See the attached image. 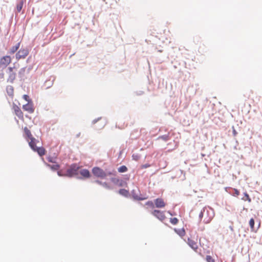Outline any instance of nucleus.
<instances>
[{
  "instance_id": "f257e3e1",
  "label": "nucleus",
  "mask_w": 262,
  "mask_h": 262,
  "mask_svg": "<svg viewBox=\"0 0 262 262\" xmlns=\"http://www.w3.org/2000/svg\"><path fill=\"white\" fill-rule=\"evenodd\" d=\"M80 167L76 163L71 164L69 167L67 169L65 173L66 177L72 178L74 176H77L79 174V169Z\"/></svg>"
},
{
  "instance_id": "f03ea898",
  "label": "nucleus",
  "mask_w": 262,
  "mask_h": 262,
  "mask_svg": "<svg viewBox=\"0 0 262 262\" xmlns=\"http://www.w3.org/2000/svg\"><path fill=\"white\" fill-rule=\"evenodd\" d=\"M92 172L93 175L101 179H104L106 177V174L104 170L99 167L95 166L92 169Z\"/></svg>"
},
{
  "instance_id": "7ed1b4c3",
  "label": "nucleus",
  "mask_w": 262,
  "mask_h": 262,
  "mask_svg": "<svg viewBox=\"0 0 262 262\" xmlns=\"http://www.w3.org/2000/svg\"><path fill=\"white\" fill-rule=\"evenodd\" d=\"M79 174L80 176H78L76 178L78 180H84L91 178L92 174L88 169H81L79 170Z\"/></svg>"
},
{
  "instance_id": "20e7f679",
  "label": "nucleus",
  "mask_w": 262,
  "mask_h": 262,
  "mask_svg": "<svg viewBox=\"0 0 262 262\" xmlns=\"http://www.w3.org/2000/svg\"><path fill=\"white\" fill-rule=\"evenodd\" d=\"M29 53V51L27 48H21L20 50L16 53L15 57L16 59L18 60L21 58H25Z\"/></svg>"
},
{
  "instance_id": "39448f33",
  "label": "nucleus",
  "mask_w": 262,
  "mask_h": 262,
  "mask_svg": "<svg viewBox=\"0 0 262 262\" xmlns=\"http://www.w3.org/2000/svg\"><path fill=\"white\" fill-rule=\"evenodd\" d=\"M11 58L9 55L4 56L0 59L1 70H3L11 63Z\"/></svg>"
},
{
  "instance_id": "423d86ee",
  "label": "nucleus",
  "mask_w": 262,
  "mask_h": 262,
  "mask_svg": "<svg viewBox=\"0 0 262 262\" xmlns=\"http://www.w3.org/2000/svg\"><path fill=\"white\" fill-rule=\"evenodd\" d=\"M151 214L161 221H163L165 219L164 212L160 210L155 209L151 212Z\"/></svg>"
},
{
  "instance_id": "0eeeda50",
  "label": "nucleus",
  "mask_w": 262,
  "mask_h": 262,
  "mask_svg": "<svg viewBox=\"0 0 262 262\" xmlns=\"http://www.w3.org/2000/svg\"><path fill=\"white\" fill-rule=\"evenodd\" d=\"M92 182L102 185L103 187L108 190H112L113 189V186L106 182H102L99 180H96L94 181H92Z\"/></svg>"
},
{
  "instance_id": "6e6552de",
  "label": "nucleus",
  "mask_w": 262,
  "mask_h": 262,
  "mask_svg": "<svg viewBox=\"0 0 262 262\" xmlns=\"http://www.w3.org/2000/svg\"><path fill=\"white\" fill-rule=\"evenodd\" d=\"M155 206L158 208H161L164 207L165 206V203L162 198H157L154 200Z\"/></svg>"
},
{
  "instance_id": "1a4fd4ad",
  "label": "nucleus",
  "mask_w": 262,
  "mask_h": 262,
  "mask_svg": "<svg viewBox=\"0 0 262 262\" xmlns=\"http://www.w3.org/2000/svg\"><path fill=\"white\" fill-rule=\"evenodd\" d=\"M23 109L26 111L28 112L29 113H33L34 111L33 103H30V102H29V103L23 105Z\"/></svg>"
},
{
  "instance_id": "9d476101",
  "label": "nucleus",
  "mask_w": 262,
  "mask_h": 262,
  "mask_svg": "<svg viewBox=\"0 0 262 262\" xmlns=\"http://www.w3.org/2000/svg\"><path fill=\"white\" fill-rule=\"evenodd\" d=\"M13 108L14 110L15 115L19 118V119H23V113L21 111L20 108L14 103H13Z\"/></svg>"
},
{
  "instance_id": "9b49d317",
  "label": "nucleus",
  "mask_w": 262,
  "mask_h": 262,
  "mask_svg": "<svg viewBox=\"0 0 262 262\" xmlns=\"http://www.w3.org/2000/svg\"><path fill=\"white\" fill-rule=\"evenodd\" d=\"M131 195L134 200L137 201H142L146 199L145 198H143L140 196H139L138 194L136 193V191L135 189H133L131 191Z\"/></svg>"
},
{
  "instance_id": "f8f14e48",
  "label": "nucleus",
  "mask_w": 262,
  "mask_h": 262,
  "mask_svg": "<svg viewBox=\"0 0 262 262\" xmlns=\"http://www.w3.org/2000/svg\"><path fill=\"white\" fill-rule=\"evenodd\" d=\"M38 142L35 138L30 139V141L29 142V145L32 150H35L37 147L36 146V142Z\"/></svg>"
},
{
  "instance_id": "ddd939ff",
  "label": "nucleus",
  "mask_w": 262,
  "mask_h": 262,
  "mask_svg": "<svg viewBox=\"0 0 262 262\" xmlns=\"http://www.w3.org/2000/svg\"><path fill=\"white\" fill-rule=\"evenodd\" d=\"M187 244L193 250H196L198 248L196 243L193 240L191 239L190 238H188Z\"/></svg>"
},
{
  "instance_id": "4468645a",
  "label": "nucleus",
  "mask_w": 262,
  "mask_h": 262,
  "mask_svg": "<svg viewBox=\"0 0 262 262\" xmlns=\"http://www.w3.org/2000/svg\"><path fill=\"white\" fill-rule=\"evenodd\" d=\"M55 80V78L53 77L52 79H51V77L47 80L44 83V86L46 87V89H48L50 88L53 84L54 81Z\"/></svg>"
},
{
  "instance_id": "2eb2a0df",
  "label": "nucleus",
  "mask_w": 262,
  "mask_h": 262,
  "mask_svg": "<svg viewBox=\"0 0 262 262\" xmlns=\"http://www.w3.org/2000/svg\"><path fill=\"white\" fill-rule=\"evenodd\" d=\"M20 42H19L17 43H16L15 46L12 47L8 52V53L10 54H13L14 53H15L18 50L20 47Z\"/></svg>"
},
{
  "instance_id": "dca6fc26",
  "label": "nucleus",
  "mask_w": 262,
  "mask_h": 262,
  "mask_svg": "<svg viewBox=\"0 0 262 262\" xmlns=\"http://www.w3.org/2000/svg\"><path fill=\"white\" fill-rule=\"evenodd\" d=\"M35 152H37L38 155L41 157L45 155L46 154V150L44 147H37L35 150H34Z\"/></svg>"
},
{
  "instance_id": "f3484780",
  "label": "nucleus",
  "mask_w": 262,
  "mask_h": 262,
  "mask_svg": "<svg viewBox=\"0 0 262 262\" xmlns=\"http://www.w3.org/2000/svg\"><path fill=\"white\" fill-rule=\"evenodd\" d=\"M118 192L119 193L125 197V198H129L130 196V194H129V192L128 190H126L125 189H124V188H121V189H120L118 191Z\"/></svg>"
},
{
  "instance_id": "a211bd4d",
  "label": "nucleus",
  "mask_w": 262,
  "mask_h": 262,
  "mask_svg": "<svg viewBox=\"0 0 262 262\" xmlns=\"http://www.w3.org/2000/svg\"><path fill=\"white\" fill-rule=\"evenodd\" d=\"M55 163V164H54L51 165L48 163H45L47 166L50 167L51 168V169L53 171H55L57 170L60 168L59 164H58L56 163Z\"/></svg>"
},
{
  "instance_id": "6ab92c4d",
  "label": "nucleus",
  "mask_w": 262,
  "mask_h": 262,
  "mask_svg": "<svg viewBox=\"0 0 262 262\" xmlns=\"http://www.w3.org/2000/svg\"><path fill=\"white\" fill-rule=\"evenodd\" d=\"M174 232L178 234L180 237H183L185 235V230L184 228H182L181 229H177L174 228Z\"/></svg>"
},
{
  "instance_id": "aec40b11",
  "label": "nucleus",
  "mask_w": 262,
  "mask_h": 262,
  "mask_svg": "<svg viewBox=\"0 0 262 262\" xmlns=\"http://www.w3.org/2000/svg\"><path fill=\"white\" fill-rule=\"evenodd\" d=\"M249 224L250 227L251 228V231L256 232L257 230V229L254 226L255 221L253 218L250 219V220L249 222Z\"/></svg>"
},
{
  "instance_id": "412c9836",
  "label": "nucleus",
  "mask_w": 262,
  "mask_h": 262,
  "mask_svg": "<svg viewBox=\"0 0 262 262\" xmlns=\"http://www.w3.org/2000/svg\"><path fill=\"white\" fill-rule=\"evenodd\" d=\"M16 78V73H11L9 74V77L7 79V81L10 82L11 83H13L14 80Z\"/></svg>"
},
{
  "instance_id": "4be33fe9",
  "label": "nucleus",
  "mask_w": 262,
  "mask_h": 262,
  "mask_svg": "<svg viewBox=\"0 0 262 262\" xmlns=\"http://www.w3.org/2000/svg\"><path fill=\"white\" fill-rule=\"evenodd\" d=\"M6 91L7 93V94L9 96H13V92H14V89L13 87L11 85H8L6 88Z\"/></svg>"
},
{
  "instance_id": "5701e85b",
  "label": "nucleus",
  "mask_w": 262,
  "mask_h": 262,
  "mask_svg": "<svg viewBox=\"0 0 262 262\" xmlns=\"http://www.w3.org/2000/svg\"><path fill=\"white\" fill-rule=\"evenodd\" d=\"M24 0H19L16 5V9L18 12H20L23 8L24 5Z\"/></svg>"
},
{
  "instance_id": "b1692460",
  "label": "nucleus",
  "mask_w": 262,
  "mask_h": 262,
  "mask_svg": "<svg viewBox=\"0 0 262 262\" xmlns=\"http://www.w3.org/2000/svg\"><path fill=\"white\" fill-rule=\"evenodd\" d=\"M24 130V132H25V134L26 135V136L29 139L33 138V137L32 136V135L31 134L30 130L27 128V127H25Z\"/></svg>"
},
{
  "instance_id": "393cba45",
  "label": "nucleus",
  "mask_w": 262,
  "mask_h": 262,
  "mask_svg": "<svg viewBox=\"0 0 262 262\" xmlns=\"http://www.w3.org/2000/svg\"><path fill=\"white\" fill-rule=\"evenodd\" d=\"M26 69V67H24L19 70L18 72V76L20 78L22 79L24 77Z\"/></svg>"
},
{
  "instance_id": "a878e982",
  "label": "nucleus",
  "mask_w": 262,
  "mask_h": 262,
  "mask_svg": "<svg viewBox=\"0 0 262 262\" xmlns=\"http://www.w3.org/2000/svg\"><path fill=\"white\" fill-rule=\"evenodd\" d=\"M127 170L128 168L125 165H122L118 168V172L120 173L125 172Z\"/></svg>"
},
{
  "instance_id": "bb28decb",
  "label": "nucleus",
  "mask_w": 262,
  "mask_h": 262,
  "mask_svg": "<svg viewBox=\"0 0 262 262\" xmlns=\"http://www.w3.org/2000/svg\"><path fill=\"white\" fill-rule=\"evenodd\" d=\"M206 210V212H207V213L208 214V210H206V208H203L201 212H200L199 213V220H200V222L201 221V220H202V218L204 216V212H205V211Z\"/></svg>"
},
{
  "instance_id": "cd10ccee",
  "label": "nucleus",
  "mask_w": 262,
  "mask_h": 262,
  "mask_svg": "<svg viewBox=\"0 0 262 262\" xmlns=\"http://www.w3.org/2000/svg\"><path fill=\"white\" fill-rule=\"evenodd\" d=\"M244 196L241 198L242 200L248 201L249 203L251 202V199L247 192H244Z\"/></svg>"
},
{
  "instance_id": "c85d7f7f",
  "label": "nucleus",
  "mask_w": 262,
  "mask_h": 262,
  "mask_svg": "<svg viewBox=\"0 0 262 262\" xmlns=\"http://www.w3.org/2000/svg\"><path fill=\"white\" fill-rule=\"evenodd\" d=\"M230 193L234 196H237L239 194L240 192L237 189L232 188V192H231Z\"/></svg>"
},
{
  "instance_id": "c756f323",
  "label": "nucleus",
  "mask_w": 262,
  "mask_h": 262,
  "mask_svg": "<svg viewBox=\"0 0 262 262\" xmlns=\"http://www.w3.org/2000/svg\"><path fill=\"white\" fill-rule=\"evenodd\" d=\"M158 139H161L164 141L166 142L169 140V137L168 135H164L160 136L158 137Z\"/></svg>"
},
{
  "instance_id": "7c9ffc66",
  "label": "nucleus",
  "mask_w": 262,
  "mask_h": 262,
  "mask_svg": "<svg viewBox=\"0 0 262 262\" xmlns=\"http://www.w3.org/2000/svg\"><path fill=\"white\" fill-rule=\"evenodd\" d=\"M145 205L148 206L149 207H150L151 208H154L155 207V205H154V203L152 202V201H147V202H146Z\"/></svg>"
},
{
  "instance_id": "2f4dec72",
  "label": "nucleus",
  "mask_w": 262,
  "mask_h": 262,
  "mask_svg": "<svg viewBox=\"0 0 262 262\" xmlns=\"http://www.w3.org/2000/svg\"><path fill=\"white\" fill-rule=\"evenodd\" d=\"M178 222H179V220H178V219L177 217H173V218H170V222L172 225H176V224H177Z\"/></svg>"
},
{
  "instance_id": "473e14b6",
  "label": "nucleus",
  "mask_w": 262,
  "mask_h": 262,
  "mask_svg": "<svg viewBox=\"0 0 262 262\" xmlns=\"http://www.w3.org/2000/svg\"><path fill=\"white\" fill-rule=\"evenodd\" d=\"M23 97L24 100L28 101V103H29V102H30V103H32L33 102H32V100L31 99H30V98L28 95L25 94L23 95Z\"/></svg>"
},
{
  "instance_id": "72a5a7b5",
  "label": "nucleus",
  "mask_w": 262,
  "mask_h": 262,
  "mask_svg": "<svg viewBox=\"0 0 262 262\" xmlns=\"http://www.w3.org/2000/svg\"><path fill=\"white\" fill-rule=\"evenodd\" d=\"M140 157H141L140 155L138 154H134L132 155L133 159L135 161H138L140 158Z\"/></svg>"
},
{
  "instance_id": "f704fd0d",
  "label": "nucleus",
  "mask_w": 262,
  "mask_h": 262,
  "mask_svg": "<svg viewBox=\"0 0 262 262\" xmlns=\"http://www.w3.org/2000/svg\"><path fill=\"white\" fill-rule=\"evenodd\" d=\"M206 261L207 262H215L214 259L210 255L206 256Z\"/></svg>"
},
{
  "instance_id": "c9c22d12",
  "label": "nucleus",
  "mask_w": 262,
  "mask_h": 262,
  "mask_svg": "<svg viewBox=\"0 0 262 262\" xmlns=\"http://www.w3.org/2000/svg\"><path fill=\"white\" fill-rule=\"evenodd\" d=\"M212 217H205L203 221V222L205 224H208L211 221Z\"/></svg>"
},
{
  "instance_id": "e433bc0d",
  "label": "nucleus",
  "mask_w": 262,
  "mask_h": 262,
  "mask_svg": "<svg viewBox=\"0 0 262 262\" xmlns=\"http://www.w3.org/2000/svg\"><path fill=\"white\" fill-rule=\"evenodd\" d=\"M104 171H105V174H106V177L107 176H112V175H114V174L113 171H109V170H107V169H106Z\"/></svg>"
},
{
  "instance_id": "4c0bfd02",
  "label": "nucleus",
  "mask_w": 262,
  "mask_h": 262,
  "mask_svg": "<svg viewBox=\"0 0 262 262\" xmlns=\"http://www.w3.org/2000/svg\"><path fill=\"white\" fill-rule=\"evenodd\" d=\"M15 68V67H8L7 70V73L9 74L11 73H14L13 72V70Z\"/></svg>"
},
{
  "instance_id": "58836bf2",
  "label": "nucleus",
  "mask_w": 262,
  "mask_h": 262,
  "mask_svg": "<svg viewBox=\"0 0 262 262\" xmlns=\"http://www.w3.org/2000/svg\"><path fill=\"white\" fill-rule=\"evenodd\" d=\"M57 174L59 177H66L65 173L61 170L57 171Z\"/></svg>"
},
{
  "instance_id": "ea45409f",
  "label": "nucleus",
  "mask_w": 262,
  "mask_h": 262,
  "mask_svg": "<svg viewBox=\"0 0 262 262\" xmlns=\"http://www.w3.org/2000/svg\"><path fill=\"white\" fill-rule=\"evenodd\" d=\"M101 117H98L96 119H95L94 120H93L92 122V124H95V123H96L98 121H99V120H100L101 119Z\"/></svg>"
},
{
  "instance_id": "a19ab883",
  "label": "nucleus",
  "mask_w": 262,
  "mask_h": 262,
  "mask_svg": "<svg viewBox=\"0 0 262 262\" xmlns=\"http://www.w3.org/2000/svg\"><path fill=\"white\" fill-rule=\"evenodd\" d=\"M232 129L233 136L234 137H235L237 135V132H236V130H235V129L233 126L232 127Z\"/></svg>"
},
{
  "instance_id": "79ce46f5",
  "label": "nucleus",
  "mask_w": 262,
  "mask_h": 262,
  "mask_svg": "<svg viewBox=\"0 0 262 262\" xmlns=\"http://www.w3.org/2000/svg\"><path fill=\"white\" fill-rule=\"evenodd\" d=\"M47 160L49 162L51 163H56V162L53 160V158L52 157H48L47 158Z\"/></svg>"
},
{
  "instance_id": "37998d69",
  "label": "nucleus",
  "mask_w": 262,
  "mask_h": 262,
  "mask_svg": "<svg viewBox=\"0 0 262 262\" xmlns=\"http://www.w3.org/2000/svg\"><path fill=\"white\" fill-rule=\"evenodd\" d=\"M111 180L112 182L114 183H118V182L120 181L119 179L115 178H112L111 179Z\"/></svg>"
},
{
  "instance_id": "c03bdc74",
  "label": "nucleus",
  "mask_w": 262,
  "mask_h": 262,
  "mask_svg": "<svg viewBox=\"0 0 262 262\" xmlns=\"http://www.w3.org/2000/svg\"><path fill=\"white\" fill-rule=\"evenodd\" d=\"M150 165L149 164L146 163V164L142 165L141 166V167L142 168H146L150 167Z\"/></svg>"
},
{
  "instance_id": "a18cd8bd",
  "label": "nucleus",
  "mask_w": 262,
  "mask_h": 262,
  "mask_svg": "<svg viewBox=\"0 0 262 262\" xmlns=\"http://www.w3.org/2000/svg\"><path fill=\"white\" fill-rule=\"evenodd\" d=\"M136 93L137 95H141L144 93V92L142 91H140L139 92H136Z\"/></svg>"
},
{
  "instance_id": "49530a36",
  "label": "nucleus",
  "mask_w": 262,
  "mask_h": 262,
  "mask_svg": "<svg viewBox=\"0 0 262 262\" xmlns=\"http://www.w3.org/2000/svg\"><path fill=\"white\" fill-rule=\"evenodd\" d=\"M4 73H0V80L4 79Z\"/></svg>"
},
{
  "instance_id": "de8ad7c7",
  "label": "nucleus",
  "mask_w": 262,
  "mask_h": 262,
  "mask_svg": "<svg viewBox=\"0 0 262 262\" xmlns=\"http://www.w3.org/2000/svg\"><path fill=\"white\" fill-rule=\"evenodd\" d=\"M31 59H32V57L30 56H29V57L27 58V60H26V62H27V63H29V62H30V60H31Z\"/></svg>"
},
{
  "instance_id": "09e8293b",
  "label": "nucleus",
  "mask_w": 262,
  "mask_h": 262,
  "mask_svg": "<svg viewBox=\"0 0 262 262\" xmlns=\"http://www.w3.org/2000/svg\"><path fill=\"white\" fill-rule=\"evenodd\" d=\"M123 181L122 180H121L119 184V186H123Z\"/></svg>"
},
{
  "instance_id": "8fccbe9b",
  "label": "nucleus",
  "mask_w": 262,
  "mask_h": 262,
  "mask_svg": "<svg viewBox=\"0 0 262 262\" xmlns=\"http://www.w3.org/2000/svg\"><path fill=\"white\" fill-rule=\"evenodd\" d=\"M81 133L79 132L76 135V138H78L80 137Z\"/></svg>"
},
{
  "instance_id": "3c124183",
  "label": "nucleus",
  "mask_w": 262,
  "mask_h": 262,
  "mask_svg": "<svg viewBox=\"0 0 262 262\" xmlns=\"http://www.w3.org/2000/svg\"><path fill=\"white\" fill-rule=\"evenodd\" d=\"M32 68V66H30L29 67H28V72H29Z\"/></svg>"
},
{
  "instance_id": "603ef678",
  "label": "nucleus",
  "mask_w": 262,
  "mask_h": 262,
  "mask_svg": "<svg viewBox=\"0 0 262 262\" xmlns=\"http://www.w3.org/2000/svg\"><path fill=\"white\" fill-rule=\"evenodd\" d=\"M229 228L230 229V230H231V231H233V227H232V226H230L229 227Z\"/></svg>"
},
{
  "instance_id": "864d4df0",
  "label": "nucleus",
  "mask_w": 262,
  "mask_h": 262,
  "mask_svg": "<svg viewBox=\"0 0 262 262\" xmlns=\"http://www.w3.org/2000/svg\"><path fill=\"white\" fill-rule=\"evenodd\" d=\"M122 151H123V150H121L120 151V152H119V156L122 154Z\"/></svg>"
},
{
  "instance_id": "5fc2aeb1",
  "label": "nucleus",
  "mask_w": 262,
  "mask_h": 262,
  "mask_svg": "<svg viewBox=\"0 0 262 262\" xmlns=\"http://www.w3.org/2000/svg\"><path fill=\"white\" fill-rule=\"evenodd\" d=\"M205 154H202V153L201 154V157H205Z\"/></svg>"
},
{
  "instance_id": "6e6d98bb",
  "label": "nucleus",
  "mask_w": 262,
  "mask_h": 262,
  "mask_svg": "<svg viewBox=\"0 0 262 262\" xmlns=\"http://www.w3.org/2000/svg\"><path fill=\"white\" fill-rule=\"evenodd\" d=\"M235 142H236V143L237 144H238V141H237V140H236Z\"/></svg>"
},
{
  "instance_id": "4d7b16f0",
  "label": "nucleus",
  "mask_w": 262,
  "mask_h": 262,
  "mask_svg": "<svg viewBox=\"0 0 262 262\" xmlns=\"http://www.w3.org/2000/svg\"><path fill=\"white\" fill-rule=\"evenodd\" d=\"M168 212L170 214V215H172V214L170 212Z\"/></svg>"
},
{
  "instance_id": "13d9d810",
  "label": "nucleus",
  "mask_w": 262,
  "mask_h": 262,
  "mask_svg": "<svg viewBox=\"0 0 262 262\" xmlns=\"http://www.w3.org/2000/svg\"><path fill=\"white\" fill-rule=\"evenodd\" d=\"M260 226V223H258V227Z\"/></svg>"
}]
</instances>
